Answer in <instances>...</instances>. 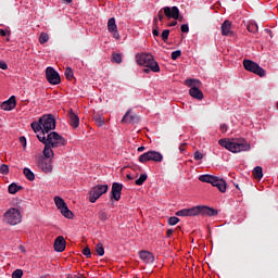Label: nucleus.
I'll list each match as a JSON object with an SVG mask.
<instances>
[{
  "instance_id": "22",
  "label": "nucleus",
  "mask_w": 278,
  "mask_h": 278,
  "mask_svg": "<svg viewBox=\"0 0 278 278\" xmlns=\"http://www.w3.org/2000/svg\"><path fill=\"white\" fill-rule=\"evenodd\" d=\"M189 94L190 97H192V99H198V101H203V91H201V89H199L198 87H191L189 90Z\"/></svg>"
},
{
  "instance_id": "41",
  "label": "nucleus",
  "mask_w": 278,
  "mask_h": 278,
  "mask_svg": "<svg viewBox=\"0 0 278 278\" xmlns=\"http://www.w3.org/2000/svg\"><path fill=\"white\" fill-rule=\"evenodd\" d=\"M178 58H181V50L172 52V60H177Z\"/></svg>"
},
{
  "instance_id": "19",
  "label": "nucleus",
  "mask_w": 278,
  "mask_h": 278,
  "mask_svg": "<svg viewBox=\"0 0 278 278\" xmlns=\"http://www.w3.org/2000/svg\"><path fill=\"white\" fill-rule=\"evenodd\" d=\"M139 257L144 264H153V262H155V256L149 251H141Z\"/></svg>"
},
{
  "instance_id": "45",
  "label": "nucleus",
  "mask_w": 278,
  "mask_h": 278,
  "mask_svg": "<svg viewBox=\"0 0 278 278\" xmlns=\"http://www.w3.org/2000/svg\"><path fill=\"white\" fill-rule=\"evenodd\" d=\"M83 255H85L87 258L88 257H91V255H92V253L90 252V248H85L84 250H83Z\"/></svg>"
},
{
  "instance_id": "39",
  "label": "nucleus",
  "mask_w": 278,
  "mask_h": 278,
  "mask_svg": "<svg viewBox=\"0 0 278 278\" xmlns=\"http://www.w3.org/2000/svg\"><path fill=\"white\" fill-rule=\"evenodd\" d=\"M12 278H23V269H15L12 273Z\"/></svg>"
},
{
  "instance_id": "3",
  "label": "nucleus",
  "mask_w": 278,
  "mask_h": 278,
  "mask_svg": "<svg viewBox=\"0 0 278 278\" xmlns=\"http://www.w3.org/2000/svg\"><path fill=\"white\" fill-rule=\"evenodd\" d=\"M176 216H218V211L208 206H193L176 212Z\"/></svg>"
},
{
  "instance_id": "26",
  "label": "nucleus",
  "mask_w": 278,
  "mask_h": 278,
  "mask_svg": "<svg viewBox=\"0 0 278 278\" xmlns=\"http://www.w3.org/2000/svg\"><path fill=\"white\" fill-rule=\"evenodd\" d=\"M62 216H64L65 218H73L74 214L73 211L68 210V206L65 205L63 208L60 210Z\"/></svg>"
},
{
  "instance_id": "44",
  "label": "nucleus",
  "mask_w": 278,
  "mask_h": 278,
  "mask_svg": "<svg viewBox=\"0 0 278 278\" xmlns=\"http://www.w3.org/2000/svg\"><path fill=\"white\" fill-rule=\"evenodd\" d=\"M180 30L182 31V34H188V31H190V27L188 26V24H182L180 26Z\"/></svg>"
},
{
  "instance_id": "29",
  "label": "nucleus",
  "mask_w": 278,
  "mask_h": 278,
  "mask_svg": "<svg viewBox=\"0 0 278 278\" xmlns=\"http://www.w3.org/2000/svg\"><path fill=\"white\" fill-rule=\"evenodd\" d=\"M96 253L97 255H99L100 257H103V255H105V249L103 248V243H98L96 245Z\"/></svg>"
},
{
  "instance_id": "4",
  "label": "nucleus",
  "mask_w": 278,
  "mask_h": 278,
  "mask_svg": "<svg viewBox=\"0 0 278 278\" xmlns=\"http://www.w3.org/2000/svg\"><path fill=\"white\" fill-rule=\"evenodd\" d=\"M218 144L230 151L231 153H241V151H250L251 144L247 140L241 139L238 141H231L229 139H219Z\"/></svg>"
},
{
  "instance_id": "20",
  "label": "nucleus",
  "mask_w": 278,
  "mask_h": 278,
  "mask_svg": "<svg viewBox=\"0 0 278 278\" xmlns=\"http://www.w3.org/2000/svg\"><path fill=\"white\" fill-rule=\"evenodd\" d=\"M222 36H233V30H231V23L229 20H225L222 24Z\"/></svg>"
},
{
  "instance_id": "5",
  "label": "nucleus",
  "mask_w": 278,
  "mask_h": 278,
  "mask_svg": "<svg viewBox=\"0 0 278 278\" xmlns=\"http://www.w3.org/2000/svg\"><path fill=\"white\" fill-rule=\"evenodd\" d=\"M137 64L139 66H146V68H150L152 73H160V64L153 58L151 53H141L136 55Z\"/></svg>"
},
{
  "instance_id": "59",
  "label": "nucleus",
  "mask_w": 278,
  "mask_h": 278,
  "mask_svg": "<svg viewBox=\"0 0 278 278\" xmlns=\"http://www.w3.org/2000/svg\"><path fill=\"white\" fill-rule=\"evenodd\" d=\"M267 31H268L270 38H273V30H267Z\"/></svg>"
},
{
  "instance_id": "53",
  "label": "nucleus",
  "mask_w": 278,
  "mask_h": 278,
  "mask_svg": "<svg viewBox=\"0 0 278 278\" xmlns=\"http://www.w3.org/2000/svg\"><path fill=\"white\" fill-rule=\"evenodd\" d=\"M179 151H180V153H184V151H186V143L180 144Z\"/></svg>"
},
{
  "instance_id": "57",
  "label": "nucleus",
  "mask_w": 278,
  "mask_h": 278,
  "mask_svg": "<svg viewBox=\"0 0 278 278\" xmlns=\"http://www.w3.org/2000/svg\"><path fill=\"white\" fill-rule=\"evenodd\" d=\"M126 177H127V179H129L130 181L134 179V176H131V174H127Z\"/></svg>"
},
{
  "instance_id": "7",
  "label": "nucleus",
  "mask_w": 278,
  "mask_h": 278,
  "mask_svg": "<svg viewBox=\"0 0 278 278\" xmlns=\"http://www.w3.org/2000/svg\"><path fill=\"white\" fill-rule=\"evenodd\" d=\"M199 181H202L203 184H212L214 188H217L219 192H227V182L225 179L218 178L213 175H201L199 177Z\"/></svg>"
},
{
  "instance_id": "52",
  "label": "nucleus",
  "mask_w": 278,
  "mask_h": 278,
  "mask_svg": "<svg viewBox=\"0 0 278 278\" xmlns=\"http://www.w3.org/2000/svg\"><path fill=\"white\" fill-rule=\"evenodd\" d=\"M66 278H85L83 275H68Z\"/></svg>"
},
{
  "instance_id": "62",
  "label": "nucleus",
  "mask_w": 278,
  "mask_h": 278,
  "mask_svg": "<svg viewBox=\"0 0 278 278\" xmlns=\"http://www.w3.org/2000/svg\"><path fill=\"white\" fill-rule=\"evenodd\" d=\"M20 249H23V245H21Z\"/></svg>"
},
{
  "instance_id": "48",
  "label": "nucleus",
  "mask_w": 278,
  "mask_h": 278,
  "mask_svg": "<svg viewBox=\"0 0 278 278\" xmlns=\"http://www.w3.org/2000/svg\"><path fill=\"white\" fill-rule=\"evenodd\" d=\"M157 16H159V21H161V23H162V21H164V16H165V15H164V10L161 9V10L159 11V13H157Z\"/></svg>"
},
{
  "instance_id": "27",
  "label": "nucleus",
  "mask_w": 278,
  "mask_h": 278,
  "mask_svg": "<svg viewBox=\"0 0 278 278\" xmlns=\"http://www.w3.org/2000/svg\"><path fill=\"white\" fill-rule=\"evenodd\" d=\"M18 190H23V187L12 182L9 186V194H16V192H18Z\"/></svg>"
},
{
  "instance_id": "10",
  "label": "nucleus",
  "mask_w": 278,
  "mask_h": 278,
  "mask_svg": "<svg viewBox=\"0 0 278 278\" xmlns=\"http://www.w3.org/2000/svg\"><path fill=\"white\" fill-rule=\"evenodd\" d=\"M110 190L108 185H97L92 187L91 191L89 192V201L90 203H97L98 199H101L103 194H105Z\"/></svg>"
},
{
  "instance_id": "18",
  "label": "nucleus",
  "mask_w": 278,
  "mask_h": 278,
  "mask_svg": "<svg viewBox=\"0 0 278 278\" xmlns=\"http://www.w3.org/2000/svg\"><path fill=\"white\" fill-rule=\"evenodd\" d=\"M66 250V240L64 237L59 236L54 241V251L58 253H63Z\"/></svg>"
},
{
  "instance_id": "60",
  "label": "nucleus",
  "mask_w": 278,
  "mask_h": 278,
  "mask_svg": "<svg viewBox=\"0 0 278 278\" xmlns=\"http://www.w3.org/2000/svg\"><path fill=\"white\" fill-rule=\"evenodd\" d=\"M7 42H10V38H7Z\"/></svg>"
},
{
  "instance_id": "11",
  "label": "nucleus",
  "mask_w": 278,
  "mask_h": 278,
  "mask_svg": "<svg viewBox=\"0 0 278 278\" xmlns=\"http://www.w3.org/2000/svg\"><path fill=\"white\" fill-rule=\"evenodd\" d=\"M164 156L157 151H148L139 156V162L141 164H147V162H162Z\"/></svg>"
},
{
  "instance_id": "40",
  "label": "nucleus",
  "mask_w": 278,
  "mask_h": 278,
  "mask_svg": "<svg viewBox=\"0 0 278 278\" xmlns=\"http://www.w3.org/2000/svg\"><path fill=\"white\" fill-rule=\"evenodd\" d=\"M65 77H66V79H68L70 81H71V79H73V68L67 67V68L65 70Z\"/></svg>"
},
{
  "instance_id": "34",
  "label": "nucleus",
  "mask_w": 278,
  "mask_h": 278,
  "mask_svg": "<svg viewBox=\"0 0 278 278\" xmlns=\"http://www.w3.org/2000/svg\"><path fill=\"white\" fill-rule=\"evenodd\" d=\"M148 177L149 176L147 174H141L140 177L136 180V186H142V184L147 181Z\"/></svg>"
},
{
  "instance_id": "42",
  "label": "nucleus",
  "mask_w": 278,
  "mask_h": 278,
  "mask_svg": "<svg viewBox=\"0 0 278 278\" xmlns=\"http://www.w3.org/2000/svg\"><path fill=\"white\" fill-rule=\"evenodd\" d=\"M193 157H194L195 162H199V161L203 160V153L197 151V152H194Z\"/></svg>"
},
{
  "instance_id": "28",
  "label": "nucleus",
  "mask_w": 278,
  "mask_h": 278,
  "mask_svg": "<svg viewBox=\"0 0 278 278\" xmlns=\"http://www.w3.org/2000/svg\"><path fill=\"white\" fill-rule=\"evenodd\" d=\"M93 121L98 127H103L105 125V118L101 117V115H94Z\"/></svg>"
},
{
  "instance_id": "16",
  "label": "nucleus",
  "mask_w": 278,
  "mask_h": 278,
  "mask_svg": "<svg viewBox=\"0 0 278 278\" xmlns=\"http://www.w3.org/2000/svg\"><path fill=\"white\" fill-rule=\"evenodd\" d=\"M140 121V117L138 115L134 114L131 115V110H128L124 117L122 118V123L126 125H134V123H138Z\"/></svg>"
},
{
  "instance_id": "1",
  "label": "nucleus",
  "mask_w": 278,
  "mask_h": 278,
  "mask_svg": "<svg viewBox=\"0 0 278 278\" xmlns=\"http://www.w3.org/2000/svg\"><path fill=\"white\" fill-rule=\"evenodd\" d=\"M39 142L45 144L42 155L46 157H55L53 149H60L61 147H66V140L56 131H51L47 136L45 134L37 135Z\"/></svg>"
},
{
  "instance_id": "38",
  "label": "nucleus",
  "mask_w": 278,
  "mask_h": 278,
  "mask_svg": "<svg viewBox=\"0 0 278 278\" xmlns=\"http://www.w3.org/2000/svg\"><path fill=\"white\" fill-rule=\"evenodd\" d=\"M168 36H170V30H168V29L163 30V33L161 35L163 42H166V40H168Z\"/></svg>"
},
{
  "instance_id": "8",
  "label": "nucleus",
  "mask_w": 278,
  "mask_h": 278,
  "mask_svg": "<svg viewBox=\"0 0 278 278\" xmlns=\"http://www.w3.org/2000/svg\"><path fill=\"white\" fill-rule=\"evenodd\" d=\"M37 166L40 172L46 173V175L53 173V156H39L37 160Z\"/></svg>"
},
{
  "instance_id": "6",
  "label": "nucleus",
  "mask_w": 278,
  "mask_h": 278,
  "mask_svg": "<svg viewBox=\"0 0 278 278\" xmlns=\"http://www.w3.org/2000/svg\"><path fill=\"white\" fill-rule=\"evenodd\" d=\"M23 222V215H21V211L16 207H11L7 210L2 217V223L5 225H11L14 227Z\"/></svg>"
},
{
  "instance_id": "61",
  "label": "nucleus",
  "mask_w": 278,
  "mask_h": 278,
  "mask_svg": "<svg viewBox=\"0 0 278 278\" xmlns=\"http://www.w3.org/2000/svg\"><path fill=\"white\" fill-rule=\"evenodd\" d=\"M184 17H180L179 21H181Z\"/></svg>"
},
{
  "instance_id": "24",
  "label": "nucleus",
  "mask_w": 278,
  "mask_h": 278,
  "mask_svg": "<svg viewBox=\"0 0 278 278\" xmlns=\"http://www.w3.org/2000/svg\"><path fill=\"white\" fill-rule=\"evenodd\" d=\"M54 203L58 210L66 207V202L60 195L54 197Z\"/></svg>"
},
{
  "instance_id": "58",
  "label": "nucleus",
  "mask_w": 278,
  "mask_h": 278,
  "mask_svg": "<svg viewBox=\"0 0 278 278\" xmlns=\"http://www.w3.org/2000/svg\"><path fill=\"white\" fill-rule=\"evenodd\" d=\"M143 73H147V74L151 73V68H149V67H148V68H144V70H143Z\"/></svg>"
},
{
  "instance_id": "55",
  "label": "nucleus",
  "mask_w": 278,
  "mask_h": 278,
  "mask_svg": "<svg viewBox=\"0 0 278 278\" xmlns=\"http://www.w3.org/2000/svg\"><path fill=\"white\" fill-rule=\"evenodd\" d=\"M144 149H147V148H144V146H141V147H139V148L137 149V151H138L139 153H142V151H144Z\"/></svg>"
},
{
  "instance_id": "13",
  "label": "nucleus",
  "mask_w": 278,
  "mask_h": 278,
  "mask_svg": "<svg viewBox=\"0 0 278 278\" xmlns=\"http://www.w3.org/2000/svg\"><path fill=\"white\" fill-rule=\"evenodd\" d=\"M164 15L166 18L170 20L174 18V21H179V8L177 7H164L162 8Z\"/></svg>"
},
{
  "instance_id": "14",
  "label": "nucleus",
  "mask_w": 278,
  "mask_h": 278,
  "mask_svg": "<svg viewBox=\"0 0 278 278\" xmlns=\"http://www.w3.org/2000/svg\"><path fill=\"white\" fill-rule=\"evenodd\" d=\"M123 194V184L113 182L111 190V200L121 201V195Z\"/></svg>"
},
{
  "instance_id": "56",
  "label": "nucleus",
  "mask_w": 278,
  "mask_h": 278,
  "mask_svg": "<svg viewBox=\"0 0 278 278\" xmlns=\"http://www.w3.org/2000/svg\"><path fill=\"white\" fill-rule=\"evenodd\" d=\"M62 3H66L67 5H70V3H73V0H61Z\"/></svg>"
},
{
  "instance_id": "33",
  "label": "nucleus",
  "mask_w": 278,
  "mask_h": 278,
  "mask_svg": "<svg viewBox=\"0 0 278 278\" xmlns=\"http://www.w3.org/2000/svg\"><path fill=\"white\" fill-rule=\"evenodd\" d=\"M39 42L41 45H45V43L49 42V34L41 33L40 36H39Z\"/></svg>"
},
{
  "instance_id": "17",
  "label": "nucleus",
  "mask_w": 278,
  "mask_h": 278,
  "mask_svg": "<svg viewBox=\"0 0 278 278\" xmlns=\"http://www.w3.org/2000/svg\"><path fill=\"white\" fill-rule=\"evenodd\" d=\"M16 108V97L11 96L9 100L1 103V110H4L7 112H10Z\"/></svg>"
},
{
  "instance_id": "51",
  "label": "nucleus",
  "mask_w": 278,
  "mask_h": 278,
  "mask_svg": "<svg viewBox=\"0 0 278 278\" xmlns=\"http://www.w3.org/2000/svg\"><path fill=\"white\" fill-rule=\"evenodd\" d=\"M173 233H175V230H173V229H167V231H166V237H167V238H170V236H173Z\"/></svg>"
},
{
  "instance_id": "25",
  "label": "nucleus",
  "mask_w": 278,
  "mask_h": 278,
  "mask_svg": "<svg viewBox=\"0 0 278 278\" xmlns=\"http://www.w3.org/2000/svg\"><path fill=\"white\" fill-rule=\"evenodd\" d=\"M23 174L25 175L26 179H28V181H34V179H36V175L28 167L23 169Z\"/></svg>"
},
{
  "instance_id": "31",
  "label": "nucleus",
  "mask_w": 278,
  "mask_h": 278,
  "mask_svg": "<svg viewBox=\"0 0 278 278\" xmlns=\"http://www.w3.org/2000/svg\"><path fill=\"white\" fill-rule=\"evenodd\" d=\"M98 217H99V220H101V223H105L106 220H110V216L105 211H100L98 213Z\"/></svg>"
},
{
  "instance_id": "46",
  "label": "nucleus",
  "mask_w": 278,
  "mask_h": 278,
  "mask_svg": "<svg viewBox=\"0 0 278 278\" xmlns=\"http://www.w3.org/2000/svg\"><path fill=\"white\" fill-rule=\"evenodd\" d=\"M11 33L8 29H0V36H2V38H5V36H10Z\"/></svg>"
},
{
  "instance_id": "49",
  "label": "nucleus",
  "mask_w": 278,
  "mask_h": 278,
  "mask_svg": "<svg viewBox=\"0 0 278 278\" xmlns=\"http://www.w3.org/2000/svg\"><path fill=\"white\" fill-rule=\"evenodd\" d=\"M20 142L23 144V149H26L27 147V139L25 137L20 138Z\"/></svg>"
},
{
  "instance_id": "9",
  "label": "nucleus",
  "mask_w": 278,
  "mask_h": 278,
  "mask_svg": "<svg viewBox=\"0 0 278 278\" xmlns=\"http://www.w3.org/2000/svg\"><path fill=\"white\" fill-rule=\"evenodd\" d=\"M243 66L249 73H254V75H258V77H266V70L252 60H243Z\"/></svg>"
},
{
  "instance_id": "36",
  "label": "nucleus",
  "mask_w": 278,
  "mask_h": 278,
  "mask_svg": "<svg viewBox=\"0 0 278 278\" xmlns=\"http://www.w3.org/2000/svg\"><path fill=\"white\" fill-rule=\"evenodd\" d=\"M8 173H10V166H8L7 164H2L0 166V174L1 175H8Z\"/></svg>"
},
{
  "instance_id": "35",
  "label": "nucleus",
  "mask_w": 278,
  "mask_h": 278,
  "mask_svg": "<svg viewBox=\"0 0 278 278\" xmlns=\"http://www.w3.org/2000/svg\"><path fill=\"white\" fill-rule=\"evenodd\" d=\"M257 24H249L248 25V31H250V34H257Z\"/></svg>"
},
{
  "instance_id": "32",
  "label": "nucleus",
  "mask_w": 278,
  "mask_h": 278,
  "mask_svg": "<svg viewBox=\"0 0 278 278\" xmlns=\"http://www.w3.org/2000/svg\"><path fill=\"white\" fill-rule=\"evenodd\" d=\"M153 30H152V34L153 36L157 37L160 36V27L157 26V17H154L153 20Z\"/></svg>"
},
{
  "instance_id": "30",
  "label": "nucleus",
  "mask_w": 278,
  "mask_h": 278,
  "mask_svg": "<svg viewBox=\"0 0 278 278\" xmlns=\"http://www.w3.org/2000/svg\"><path fill=\"white\" fill-rule=\"evenodd\" d=\"M111 62H113V64H121V62H123V55L118 53H113Z\"/></svg>"
},
{
  "instance_id": "21",
  "label": "nucleus",
  "mask_w": 278,
  "mask_h": 278,
  "mask_svg": "<svg viewBox=\"0 0 278 278\" xmlns=\"http://www.w3.org/2000/svg\"><path fill=\"white\" fill-rule=\"evenodd\" d=\"M68 118L71 127H73V129H77V127H79V116H77V114L71 110L68 112Z\"/></svg>"
},
{
  "instance_id": "43",
  "label": "nucleus",
  "mask_w": 278,
  "mask_h": 278,
  "mask_svg": "<svg viewBox=\"0 0 278 278\" xmlns=\"http://www.w3.org/2000/svg\"><path fill=\"white\" fill-rule=\"evenodd\" d=\"M197 81H198V84H200L199 80H194V79H187V80H185V84H186V86H189V88H192V86H194V83H197Z\"/></svg>"
},
{
  "instance_id": "23",
  "label": "nucleus",
  "mask_w": 278,
  "mask_h": 278,
  "mask_svg": "<svg viewBox=\"0 0 278 278\" xmlns=\"http://www.w3.org/2000/svg\"><path fill=\"white\" fill-rule=\"evenodd\" d=\"M252 175L254 179H257L260 181L262 177H264V169L262 168V166H256L254 167Z\"/></svg>"
},
{
  "instance_id": "50",
  "label": "nucleus",
  "mask_w": 278,
  "mask_h": 278,
  "mask_svg": "<svg viewBox=\"0 0 278 278\" xmlns=\"http://www.w3.org/2000/svg\"><path fill=\"white\" fill-rule=\"evenodd\" d=\"M0 68L2 71H8V64L5 62H0Z\"/></svg>"
},
{
  "instance_id": "54",
  "label": "nucleus",
  "mask_w": 278,
  "mask_h": 278,
  "mask_svg": "<svg viewBox=\"0 0 278 278\" xmlns=\"http://www.w3.org/2000/svg\"><path fill=\"white\" fill-rule=\"evenodd\" d=\"M177 21H173L168 24V27H176Z\"/></svg>"
},
{
  "instance_id": "2",
  "label": "nucleus",
  "mask_w": 278,
  "mask_h": 278,
  "mask_svg": "<svg viewBox=\"0 0 278 278\" xmlns=\"http://www.w3.org/2000/svg\"><path fill=\"white\" fill-rule=\"evenodd\" d=\"M30 127L35 134L41 131L40 134H49V131H53L55 129V117L51 114L42 115L38 122H33Z\"/></svg>"
},
{
  "instance_id": "15",
  "label": "nucleus",
  "mask_w": 278,
  "mask_h": 278,
  "mask_svg": "<svg viewBox=\"0 0 278 278\" xmlns=\"http://www.w3.org/2000/svg\"><path fill=\"white\" fill-rule=\"evenodd\" d=\"M108 30L117 40H118V38H121V35L118 34V26H116V18H114V17L109 18V21H108Z\"/></svg>"
},
{
  "instance_id": "47",
  "label": "nucleus",
  "mask_w": 278,
  "mask_h": 278,
  "mask_svg": "<svg viewBox=\"0 0 278 278\" xmlns=\"http://www.w3.org/2000/svg\"><path fill=\"white\" fill-rule=\"evenodd\" d=\"M219 129H220L222 134H227V129H229V127L227 126V124H222L219 126Z\"/></svg>"
},
{
  "instance_id": "37",
  "label": "nucleus",
  "mask_w": 278,
  "mask_h": 278,
  "mask_svg": "<svg viewBox=\"0 0 278 278\" xmlns=\"http://www.w3.org/2000/svg\"><path fill=\"white\" fill-rule=\"evenodd\" d=\"M167 223L170 226H175V225H177V223H179V217H177V216L169 217Z\"/></svg>"
},
{
  "instance_id": "12",
  "label": "nucleus",
  "mask_w": 278,
  "mask_h": 278,
  "mask_svg": "<svg viewBox=\"0 0 278 278\" xmlns=\"http://www.w3.org/2000/svg\"><path fill=\"white\" fill-rule=\"evenodd\" d=\"M46 78L52 86H58V84H61L62 81L60 74L53 67L46 68Z\"/></svg>"
}]
</instances>
